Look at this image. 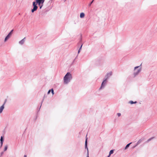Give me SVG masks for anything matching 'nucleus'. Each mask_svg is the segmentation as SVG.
I'll list each match as a JSON object with an SVG mask.
<instances>
[{"label":"nucleus","instance_id":"nucleus-1","mask_svg":"<svg viewBox=\"0 0 157 157\" xmlns=\"http://www.w3.org/2000/svg\"><path fill=\"white\" fill-rule=\"evenodd\" d=\"M71 74L70 72H67L63 77V82L64 84H68L72 79Z\"/></svg>","mask_w":157,"mask_h":157},{"label":"nucleus","instance_id":"nucleus-2","mask_svg":"<svg viewBox=\"0 0 157 157\" xmlns=\"http://www.w3.org/2000/svg\"><path fill=\"white\" fill-rule=\"evenodd\" d=\"M141 65V64L139 66H136L134 67V72L133 73V77L135 78L137 75H138L139 74L141 71V67H140L138 68Z\"/></svg>","mask_w":157,"mask_h":157},{"label":"nucleus","instance_id":"nucleus-3","mask_svg":"<svg viewBox=\"0 0 157 157\" xmlns=\"http://www.w3.org/2000/svg\"><path fill=\"white\" fill-rule=\"evenodd\" d=\"M37 5V4L35 1H34L33 2L32 6L33 8L31 9L32 13H33L37 10L38 8Z\"/></svg>","mask_w":157,"mask_h":157},{"label":"nucleus","instance_id":"nucleus-4","mask_svg":"<svg viewBox=\"0 0 157 157\" xmlns=\"http://www.w3.org/2000/svg\"><path fill=\"white\" fill-rule=\"evenodd\" d=\"M107 82V81L106 80V79H103V81L101 84V86L99 88V90H101L105 87Z\"/></svg>","mask_w":157,"mask_h":157},{"label":"nucleus","instance_id":"nucleus-5","mask_svg":"<svg viewBox=\"0 0 157 157\" xmlns=\"http://www.w3.org/2000/svg\"><path fill=\"white\" fill-rule=\"evenodd\" d=\"M82 35L81 34L79 39V42L78 43V45L79 46V45H80V46L79 48V49L80 50H81L82 47V45L83 44L82 43Z\"/></svg>","mask_w":157,"mask_h":157},{"label":"nucleus","instance_id":"nucleus-6","mask_svg":"<svg viewBox=\"0 0 157 157\" xmlns=\"http://www.w3.org/2000/svg\"><path fill=\"white\" fill-rule=\"evenodd\" d=\"M6 101L7 99H5L3 105L0 107V113H2L3 110L4 108V105L6 102Z\"/></svg>","mask_w":157,"mask_h":157},{"label":"nucleus","instance_id":"nucleus-7","mask_svg":"<svg viewBox=\"0 0 157 157\" xmlns=\"http://www.w3.org/2000/svg\"><path fill=\"white\" fill-rule=\"evenodd\" d=\"M112 72L107 73V74L105 76V78L104 79H106V80L107 81L109 78L112 75Z\"/></svg>","mask_w":157,"mask_h":157},{"label":"nucleus","instance_id":"nucleus-8","mask_svg":"<svg viewBox=\"0 0 157 157\" xmlns=\"http://www.w3.org/2000/svg\"><path fill=\"white\" fill-rule=\"evenodd\" d=\"M45 0H35V2L37 4H43Z\"/></svg>","mask_w":157,"mask_h":157},{"label":"nucleus","instance_id":"nucleus-9","mask_svg":"<svg viewBox=\"0 0 157 157\" xmlns=\"http://www.w3.org/2000/svg\"><path fill=\"white\" fill-rule=\"evenodd\" d=\"M85 147L86 149H87V151H88V149L87 147V138L86 137L85 141Z\"/></svg>","mask_w":157,"mask_h":157},{"label":"nucleus","instance_id":"nucleus-10","mask_svg":"<svg viewBox=\"0 0 157 157\" xmlns=\"http://www.w3.org/2000/svg\"><path fill=\"white\" fill-rule=\"evenodd\" d=\"M26 38L24 37L23 39L22 40H21L19 42V43L21 44L22 45L24 43L25 39Z\"/></svg>","mask_w":157,"mask_h":157},{"label":"nucleus","instance_id":"nucleus-11","mask_svg":"<svg viewBox=\"0 0 157 157\" xmlns=\"http://www.w3.org/2000/svg\"><path fill=\"white\" fill-rule=\"evenodd\" d=\"M132 142L126 145V146L124 148V149L126 150H127L129 147L130 145L132 144Z\"/></svg>","mask_w":157,"mask_h":157},{"label":"nucleus","instance_id":"nucleus-12","mask_svg":"<svg viewBox=\"0 0 157 157\" xmlns=\"http://www.w3.org/2000/svg\"><path fill=\"white\" fill-rule=\"evenodd\" d=\"M144 138H142L138 141L137 143L138 144H139L141 142H142L144 140Z\"/></svg>","mask_w":157,"mask_h":157},{"label":"nucleus","instance_id":"nucleus-13","mask_svg":"<svg viewBox=\"0 0 157 157\" xmlns=\"http://www.w3.org/2000/svg\"><path fill=\"white\" fill-rule=\"evenodd\" d=\"M85 16V13H84L82 12L80 13V17L81 18H83Z\"/></svg>","mask_w":157,"mask_h":157},{"label":"nucleus","instance_id":"nucleus-14","mask_svg":"<svg viewBox=\"0 0 157 157\" xmlns=\"http://www.w3.org/2000/svg\"><path fill=\"white\" fill-rule=\"evenodd\" d=\"M0 143H3L4 140V136H1L0 138Z\"/></svg>","mask_w":157,"mask_h":157},{"label":"nucleus","instance_id":"nucleus-15","mask_svg":"<svg viewBox=\"0 0 157 157\" xmlns=\"http://www.w3.org/2000/svg\"><path fill=\"white\" fill-rule=\"evenodd\" d=\"M128 103L132 105L134 104H136L137 103V101H130L128 102Z\"/></svg>","mask_w":157,"mask_h":157},{"label":"nucleus","instance_id":"nucleus-16","mask_svg":"<svg viewBox=\"0 0 157 157\" xmlns=\"http://www.w3.org/2000/svg\"><path fill=\"white\" fill-rule=\"evenodd\" d=\"M155 138L154 137H152L151 138L148 139L147 141H146V143H147L149 142V141H151V140Z\"/></svg>","mask_w":157,"mask_h":157},{"label":"nucleus","instance_id":"nucleus-17","mask_svg":"<svg viewBox=\"0 0 157 157\" xmlns=\"http://www.w3.org/2000/svg\"><path fill=\"white\" fill-rule=\"evenodd\" d=\"M114 150L113 149L111 150L109 152V155H111V154H113L114 152Z\"/></svg>","mask_w":157,"mask_h":157},{"label":"nucleus","instance_id":"nucleus-18","mask_svg":"<svg viewBox=\"0 0 157 157\" xmlns=\"http://www.w3.org/2000/svg\"><path fill=\"white\" fill-rule=\"evenodd\" d=\"M8 146L7 145H6L4 147V151H6L8 149Z\"/></svg>","mask_w":157,"mask_h":157},{"label":"nucleus","instance_id":"nucleus-19","mask_svg":"<svg viewBox=\"0 0 157 157\" xmlns=\"http://www.w3.org/2000/svg\"><path fill=\"white\" fill-rule=\"evenodd\" d=\"M10 38L7 36H6L4 40V41H6Z\"/></svg>","mask_w":157,"mask_h":157},{"label":"nucleus","instance_id":"nucleus-20","mask_svg":"<svg viewBox=\"0 0 157 157\" xmlns=\"http://www.w3.org/2000/svg\"><path fill=\"white\" fill-rule=\"evenodd\" d=\"M94 0H92L90 3L88 5V6L89 7H90L91 6V5L92 3L93 2H94Z\"/></svg>","mask_w":157,"mask_h":157},{"label":"nucleus","instance_id":"nucleus-21","mask_svg":"<svg viewBox=\"0 0 157 157\" xmlns=\"http://www.w3.org/2000/svg\"><path fill=\"white\" fill-rule=\"evenodd\" d=\"M13 29L11 30L8 34L11 36L13 32Z\"/></svg>","mask_w":157,"mask_h":157},{"label":"nucleus","instance_id":"nucleus-22","mask_svg":"<svg viewBox=\"0 0 157 157\" xmlns=\"http://www.w3.org/2000/svg\"><path fill=\"white\" fill-rule=\"evenodd\" d=\"M43 4H38L39 6L40 7V9H41L42 8V7L43 6Z\"/></svg>","mask_w":157,"mask_h":157},{"label":"nucleus","instance_id":"nucleus-23","mask_svg":"<svg viewBox=\"0 0 157 157\" xmlns=\"http://www.w3.org/2000/svg\"><path fill=\"white\" fill-rule=\"evenodd\" d=\"M51 93L52 94V95H54V90L53 89V88H52L51 89Z\"/></svg>","mask_w":157,"mask_h":157},{"label":"nucleus","instance_id":"nucleus-24","mask_svg":"<svg viewBox=\"0 0 157 157\" xmlns=\"http://www.w3.org/2000/svg\"><path fill=\"white\" fill-rule=\"evenodd\" d=\"M46 97H47V96H45V94L44 95V96L43 98L42 99V100L41 102V104H42V103L43 102V101H44V99L45 98H46Z\"/></svg>","mask_w":157,"mask_h":157},{"label":"nucleus","instance_id":"nucleus-25","mask_svg":"<svg viewBox=\"0 0 157 157\" xmlns=\"http://www.w3.org/2000/svg\"><path fill=\"white\" fill-rule=\"evenodd\" d=\"M50 9L48 8H47L45 9V11H44L45 12L48 11Z\"/></svg>","mask_w":157,"mask_h":157},{"label":"nucleus","instance_id":"nucleus-26","mask_svg":"<svg viewBox=\"0 0 157 157\" xmlns=\"http://www.w3.org/2000/svg\"><path fill=\"white\" fill-rule=\"evenodd\" d=\"M51 89L49 90L48 91V92L47 94H50L51 92Z\"/></svg>","mask_w":157,"mask_h":157},{"label":"nucleus","instance_id":"nucleus-27","mask_svg":"<svg viewBox=\"0 0 157 157\" xmlns=\"http://www.w3.org/2000/svg\"><path fill=\"white\" fill-rule=\"evenodd\" d=\"M86 157H89V150H88V151L86 153Z\"/></svg>","mask_w":157,"mask_h":157},{"label":"nucleus","instance_id":"nucleus-28","mask_svg":"<svg viewBox=\"0 0 157 157\" xmlns=\"http://www.w3.org/2000/svg\"><path fill=\"white\" fill-rule=\"evenodd\" d=\"M4 151H2L0 154V156L1 157L2 155H3L4 153Z\"/></svg>","mask_w":157,"mask_h":157},{"label":"nucleus","instance_id":"nucleus-29","mask_svg":"<svg viewBox=\"0 0 157 157\" xmlns=\"http://www.w3.org/2000/svg\"><path fill=\"white\" fill-rule=\"evenodd\" d=\"M117 115L118 117H120L121 115V113H117Z\"/></svg>","mask_w":157,"mask_h":157},{"label":"nucleus","instance_id":"nucleus-30","mask_svg":"<svg viewBox=\"0 0 157 157\" xmlns=\"http://www.w3.org/2000/svg\"><path fill=\"white\" fill-rule=\"evenodd\" d=\"M3 143H0V148H1V147H2V145H3Z\"/></svg>","mask_w":157,"mask_h":157},{"label":"nucleus","instance_id":"nucleus-31","mask_svg":"<svg viewBox=\"0 0 157 157\" xmlns=\"http://www.w3.org/2000/svg\"><path fill=\"white\" fill-rule=\"evenodd\" d=\"M41 105H42V104H41V105L39 107V109H38V108L37 109V111H38V112L40 111V108L41 106Z\"/></svg>","mask_w":157,"mask_h":157},{"label":"nucleus","instance_id":"nucleus-32","mask_svg":"<svg viewBox=\"0 0 157 157\" xmlns=\"http://www.w3.org/2000/svg\"><path fill=\"white\" fill-rule=\"evenodd\" d=\"M75 59L73 60V61H72V62L71 63V64H74V63L75 62Z\"/></svg>","mask_w":157,"mask_h":157},{"label":"nucleus","instance_id":"nucleus-33","mask_svg":"<svg viewBox=\"0 0 157 157\" xmlns=\"http://www.w3.org/2000/svg\"><path fill=\"white\" fill-rule=\"evenodd\" d=\"M7 36H8L9 38H10V36H11V35L9 34H8Z\"/></svg>","mask_w":157,"mask_h":157},{"label":"nucleus","instance_id":"nucleus-34","mask_svg":"<svg viewBox=\"0 0 157 157\" xmlns=\"http://www.w3.org/2000/svg\"><path fill=\"white\" fill-rule=\"evenodd\" d=\"M81 50H80L79 49L78 51V54H79L80 52V51H81Z\"/></svg>","mask_w":157,"mask_h":157},{"label":"nucleus","instance_id":"nucleus-35","mask_svg":"<svg viewBox=\"0 0 157 157\" xmlns=\"http://www.w3.org/2000/svg\"><path fill=\"white\" fill-rule=\"evenodd\" d=\"M139 144L136 143V144L135 145V147H136L137 146H138Z\"/></svg>","mask_w":157,"mask_h":157},{"label":"nucleus","instance_id":"nucleus-36","mask_svg":"<svg viewBox=\"0 0 157 157\" xmlns=\"http://www.w3.org/2000/svg\"><path fill=\"white\" fill-rule=\"evenodd\" d=\"M111 155H109H109H108L107 157H109Z\"/></svg>","mask_w":157,"mask_h":157},{"label":"nucleus","instance_id":"nucleus-37","mask_svg":"<svg viewBox=\"0 0 157 157\" xmlns=\"http://www.w3.org/2000/svg\"><path fill=\"white\" fill-rule=\"evenodd\" d=\"M37 118V116H36V118H35V121L36 120V119Z\"/></svg>","mask_w":157,"mask_h":157},{"label":"nucleus","instance_id":"nucleus-38","mask_svg":"<svg viewBox=\"0 0 157 157\" xmlns=\"http://www.w3.org/2000/svg\"><path fill=\"white\" fill-rule=\"evenodd\" d=\"M136 147H135V145L133 147H132V148H135Z\"/></svg>","mask_w":157,"mask_h":157},{"label":"nucleus","instance_id":"nucleus-39","mask_svg":"<svg viewBox=\"0 0 157 157\" xmlns=\"http://www.w3.org/2000/svg\"><path fill=\"white\" fill-rule=\"evenodd\" d=\"M24 157H27V155H25Z\"/></svg>","mask_w":157,"mask_h":157},{"label":"nucleus","instance_id":"nucleus-40","mask_svg":"<svg viewBox=\"0 0 157 157\" xmlns=\"http://www.w3.org/2000/svg\"><path fill=\"white\" fill-rule=\"evenodd\" d=\"M77 56H76V57H75V60L77 59Z\"/></svg>","mask_w":157,"mask_h":157},{"label":"nucleus","instance_id":"nucleus-41","mask_svg":"<svg viewBox=\"0 0 157 157\" xmlns=\"http://www.w3.org/2000/svg\"><path fill=\"white\" fill-rule=\"evenodd\" d=\"M66 0H64V2H65L66 1Z\"/></svg>","mask_w":157,"mask_h":157}]
</instances>
